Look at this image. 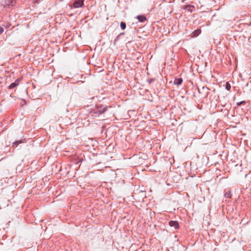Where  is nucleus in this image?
<instances>
[{
    "mask_svg": "<svg viewBox=\"0 0 251 251\" xmlns=\"http://www.w3.org/2000/svg\"><path fill=\"white\" fill-rule=\"evenodd\" d=\"M136 18L140 22H143L147 20V18L144 15H138Z\"/></svg>",
    "mask_w": 251,
    "mask_h": 251,
    "instance_id": "7ed1b4c3",
    "label": "nucleus"
},
{
    "mask_svg": "<svg viewBox=\"0 0 251 251\" xmlns=\"http://www.w3.org/2000/svg\"><path fill=\"white\" fill-rule=\"evenodd\" d=\"M201 33V29H197L193 31L192 33L191 37H195L198 36L200 33Z\"/></svg>",
    "mask_w": 251,
    "mask_h": 251,
    "instance_id": "20e7f679",
    "label": "nucleus"
},
{
    "mask_svg": "<svg viewBox=\"0 0 251 251\" xmlns=\"http://www.w3.org/2000/svg\"><path fill=\"white\" fill-rule=\"evenodd\" d=\"M169 225L172 227H174L176 229L178 227V223L176 221H171L169 222Z\"/></svg>",
    "mask_w": 251,
    "mask_h": 251,
    "instance_id": "f03ea898",
    "label": "nucleus"
},
{
    "mask_svg": "<svg viewBox=\"0 0 251 251\" xmlns=\"http://www.w3.org/2000/svg\"><path fill=\"white\" fill-rule=\"evenodd\" d=\"M83 0H76L73 4L74 7L75 8H77L82 7L83 5Z\"/></svg>",
    "mask_w": 251,
    "mask_h": 251,
    "instance_id": "f257e3e1",
    "label": "nucleus"
},
{
    "mask_svg": "<svg viewBox=\"0 0 251 251\" xmlns=\"http://www.w3.org/2000/svg\"><path fill=\"white\" fill-rule=\"evenodd\" d=\"M4 31V29L2 27H0V34H2Z\"/></svg>",
    "mask_w": 251,
    "mask_h": 251,
    "instance_id": "9b49d317",
    "label": "nucleus"
},
{
    "mask_svg": "<svg viewBox=\"0 0 251 251\" xmlns=\"http://www.w3.org/2000/svg\"><path fill=\"white\" fill-rule=\"evenodd\" d=\"M21 143V141H19V142H17V145L18 144H19V143Z\"/></svg>",
    "mask_w": 251,
    "mask_h": 251,
    "instance_id": "f8f14e48",
    "label": "nucleus"
},
{
    "mask_svg": "<svg viewBox=\"0 0 251 251\" xmlns=\"http://www.w3.org/2000/svg\"><path fill=\"white\" fill-rule=\"evenodd\" d=\"M201 90L206 91V94L204 95V96H207L208 95L209 89H208V88L207 87H203L202 88Z\"/></svg>",
    "mask_w": 251,
    "mask_h": 251,
    "instance_id": "6e6552de",
    "label": "nucleus"
},
{
    "mask_svg": "<svg viewBox=\"0 0 251 251\" xmlns=\"http://www.w3.org/2000/svg\"><path fill=\"white\" fill-rule=\"evenodd\" d=\"M182 79L181 78H175L174 81V83L175 84H176L177 85H179L182 83Z\"/></svg>",
    "mask_w": 251,
    "mask_h": 251,
    "instance_id": "423d86ee",
    "label": "nucleus"
},
{
    "mask_svg": "<svg viewBox=\"0 0 251 251\" xmlns=\"http://www.w3.org/2000/svg\"><path fill=\"white\" fill-rule=\"evenodd\" d=\"M226 88L227 90H230V84L228 82H226Z\"/></svg>",
    "mask_w": 251,
    "mask_h": 251,
    "instance_id": "9d476101",
    "label": "nucleus"
},
{
    "mask_svg": "<svg viewBox=\"0 0 251 251\" xmlns=\"http://www.w3.org/2000/svg\"><path fill=\"white\" fill-rule=\"evenodd\" d=\"M225 196L226 198H230L232 196V195L231 194V192L230 191H228L225 194Z\"/></svg>",
    "mask_w": 251,
    "mask_h": 251,
    "instance_id": "1a4fd4ad",
    "label": "nucleus"
},
{
    "mask_svg": "<svg viewBox=\"0 0 251 251\" xmlns=\"http://www.w3.org/2000/svg\"><path fill=\"white\" fill-rule=\"evenodd\" d=\"M19 83V80H16L14 82H13V83H11V84L9 85V89H13V88H15V87H16L17 85H18Z\"/></svg>",
    "mask_w": 251,
    "mask_h": 251,
    "instance_id": "39448f33",
    "label": "nucleus"
},
{
    "mask_svg": "<svg viewBox=\"0 0 251 251\" xmlns=\"http://www.w3.org/2000/svg\"><path fill=\"white\" fill-rule=\"evenodd\" d=\"M120 26L122 29H125L126 27V23L123 22H121L120 23Z\"/></svg>",
    "mask_w": 251,
    "mask_h": 251,
    "instance_id": "0eeeda50",
    "label": "nucleus"
}]
</instances>
